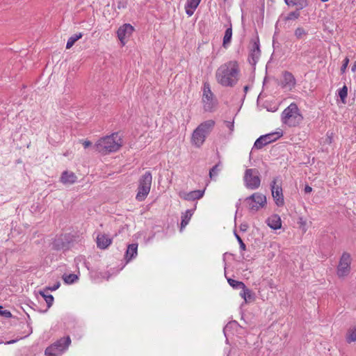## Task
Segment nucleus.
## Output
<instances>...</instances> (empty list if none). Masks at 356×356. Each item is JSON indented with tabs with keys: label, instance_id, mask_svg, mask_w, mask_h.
I'll return each mask as SVG.
<instances>
[{
	"label": "nucleus",
	"instance_id": "nucleus-1",
	"mask_svg": "<svg viewBox=\"0 0 356 356\" xmlns=\"http://www.w3.org/2000/svg\"><path fill=\"white\" fill-rule=\"evenodd\" d=\"M122 146V139L118 133H113L99 139L94 149L103 154L117 152Z\"/></svg>",
	"mask_w": 356,
	"mask_h": 356
},
{
	"label": "nucleus",
	"instance_id": "nucleus-2",
	"mask_svg": "<svg viewBox=\"0 0 356 356\" xmlns=\"http://www.w3.org/2000/svg\"><path fill=\"white\" fill-rule=\"evenodd\" d=\"M281 120L290 127H297L302 122L303 117L296 104L291 103L282 111Z\"/></svg>",
	"mask_w": 356,
	"mask_h": 356
},
{
	"label": "nucleus",
	"instance_id": "nucleus-3",
	"mask_svg": "<svg viewBox=\"0 0 356 356\" xmlns=\"http://www.w3.org/2000/svg\"><path fill=\"white\" fill-rule=\"evenodd\" d=\"M215 122L212 120L201 123L193 132L191 143L196 147H200L205 141L207 136L213 129Z\"/></svg>",
	"mask_w": 356,
	"mask_h": 356
},
{
	"label": "nucleus",
	"instance_id": "nucleus-4",
	"mask_svg": "<svg viewBox=\"0 0 356 356\" xmlns=\"http://www.w3.org/2000/svg\"><path fill=\"white\" fill-rule=\"evenodd\" d=\"M240 78V68L236 60L228 62L224 69V86H234Z\"/></svg>",
	"mask_w": 356,
	"mask_h": 356
},
{
	"label": "nucleus",
	"instance_id": "nucleus-5",
	"mask_svg": "<svg viewBox=\"0 0 356 356\" xmlns=\"http://www.w3.org/2000/svg\"><path fill=\"white\" fill-rule=\"evenodd\" d=\"M152 181V176L150 172L147 171L144 173L139 179L138 191L136 199L142 202L145 200L149 193Z\"/></svg>",
	"mask_w": 356,
	"mask_h": 356
},
{
	"label": "nucleus",
	"instance_id": "nucleus-6",
	"mask_svg": "<svg viewBox=\"0 0 356 356\" xmlns=\"http://www.w3.org/2000/svg\"><path fill=\"white\" fill-rule=\"evenodd\" d=\"M202 103L206 112H213L217 107V99L211 90L209 84L204 82L202 88Z\"/></svg>",
	"mask_w": 356,
	"mask_h": 356
},
{
	"label": "nucleus",
	"instance_id": "nucleus-7",
	"mask_svg": "<svg viewBox=\"0 0 356 356\" xmlns=\"http://www.w3.org/2000/svg\"><path fill=\"white\" fill-rule=\"evenodd\" d=\"M71 343V339L69 336L60 338L51 346H48L44 351L46 356H60L65 352Z\"/></svg>",
	"mask_w": 356,
	"mask_h": 356
},
{
	"label": "nucleus",
	"instance_id": "nucleus-8",
	"mask_svg": "<svg viewBox=\"0 0 356 356\" xmlns=\"http://www.w3.org/2000/svg\"><path fill=\"white\" fill-rule=\"evenodd\" d=\"M245 186L251 190H256L261 185L260 173L257 168H248L243 176Z\"/></svg>",
	"mask_w": 356,
	"mask_h": 356
},
{
	"label": "nucleus",
	"instance_id": "nucleus-9",
	"mask_svg": "<svg viewBox=\"0 0 356 356\" xmlns=\"http://www.w3.org/2000/svg\"><path fill=\"white\" fill-rule=\"evenodd\" d=\"M247 207L250 211L256 212L266 204V197L259 193H254L245 199Z\"/></svg>",
	"mask_w": 356,
	"mask_h": 356
},
{
	"label": "nucleus",
	"instance_id": "nucleus-10",
	"mask_svg": "<svg viewBox=\"0 0 356 356\" xmlns=\"http://www.w3.org/2000/svg\"><path fill=\"white\" fill-rule=\"evenodd\" d=\"M351 257L348 252H343L337 266V274L339 277H345L350 272Z\"/></svg>",
	"mask_w": 356,
	"mask_h": 356
},
{
	"label": "nucleus",
	"instance_id": "nucleus-11",
	"mask_svg": "<svg viewBox=\"0 0 356 356\" xmlns=\"http://www.w3.org/2000/svg\"><path fill=\"white\" fill-rule=\"evenodd\" d=\"M282 136V132H273L266 135L261 136L254 142L253 148L260 149L264 146L277 140Z\"/></svg>",
	"mask_w": 356,
	"mask_h": 356
},
{
	"label": "nucleus",
	"instance_id": "nucleus-12",
	"mask_svg": "<svg viewBox=\"0 0 356 356\" xmlns=\"http://www.w3.org/2000/svg\"><path fill=\"white\" fill-rule=\"evenodd\" d=\"M261 56L260 44L259 38L252 39L250 40V52L248 61L252 66L256 65Z\"/></svg>",
	"mask_w": 356,
	"mask_h": 356
},
{
	"label": "nucleus",
	"instance_id": "nucleus-13",
	"mask_svg": "<svg viewBox=\"0 0 356 356\" xmlns=\"http://www.w3.org/2000/svg\"><path fill=\"white\" fill-rule=\"evenodd\" d=\"M272 196L277 206L282 207L284 204L282 188L277 184V179L275 178L270 183Z\"/></svg>",
	"mask_w": 356,
	"mask_h": 356
},
{
	"label": "nucleus",
	"instance_id": "nucleus-14",
	"mask_svg": "<svg viewBox=\"0 0 356 356\" xmlns=\"http://www.w3.org/2000/svg\"><path fill=\"white\" fill-rule=\"evenodd\" d=\"M134 28L130 24H124L117 31V36L122 46L125 45L127 39L131 35Z\"/></svg>",
	"mask_w": 356,
	"mask_h": 356
},
{
	"label": "nucleus",
	"instance_id": "nucleus-15",
	"mask_svg": "<svg viewBox=\"0 0 356 356\" xmlns=\"http://www.w3.org/2000/svg\"><path fill=\"white\" fill-rule=\"evenodd\" d=\"M70 241L65 235H60L54 239L52 247L56 250L65 251L70 248Z\"/></svg>",
	"mask_w": 356,
	"mask_h": 356
},
{
	"label": "nucleus",
	"instance_id": "nucleus-16",
	"mask_svg": "<svg viewBox=\"0 0 356 356\" xmlns=\"http://www.w3.org/2000/svg\"><path fill=\"white\" fill-rule=\"evenodd\" d=\"M296 81L294 76L288 71L283 72V80L282 81V87L289 90L293 89L296 86Z\"/></svg>",
	"mask_w": 356,
	"mask_h": 356
},
{
	"label": "nucleus",
	"instance_id": "nucleus-17",
	"mask_svg": "<svg viewBox=\"0 0 356 356\" xmlns=\"http://www.w3.org/2000/svg\"><path fill=\"white\" fill-rule=\"evenodd\" d=\"M205 189L203 190H195L188 193H184L180 195V197L188 201H195L196 200L201 199L204 194Z\"/></svg>",
	"mask_w": 356,
	"mask_h": 356
},
{
	"label": "nucleus",
	"instance_id": "nucleus-18",
	"mask_svg": "<svg viewBox=\"0 0 356 356\" xmlns=\"http://www.w3.org/2000/svg\"><path fill=\"white\" fill-rule=\"evenodd\" d=\"M77 177L73 172L64 171L62 172L60 181L63 184H73L76 181Z\"/></svg>",
	"mask_w": 356,
	"mask_h": 356
},
{
	"label": "nucleus",
	"instance_id": "nucleus-19",
	"mask_svg": "<svg viewBox=\"0 0 356 356\" xmlns=\"http://www.w3.org/2000/svg\"><path fill=\"white\" fill-rule=\"evenodd\" d=\"M111 243V238L105 234H99L97 236V245L100 249L107 248Z\"/></svg>",
	"mask_w": 356,
	"mask_h": 356
},
{
	"label": "nucleus",
	"instance_id": "nucleus-20",
	"mask_svg": "<svg viewBox=\"0 0 356 356\" xmlns=\"http://www.w3.org/2000/svg\"><path fill=\"white\" fill-rule=\"evenodd\" d=\"M266 223L273 229H278L282 227V220L280 216L277 214H274L268 217L266 220Z\"/></svg>",
	"mask_w": 356,
	"mask_h": 356
},
{
	"label": "nucleus",
	"instance_id": "nucleus-21",
	"mask_svg": "<svg viewBox=\"0 0 356 356\" xmlns=\"http://www.w3.org/2000/svg\"><path fill=\"white\" fill-rule=\"evenodd\" d=\"M200 1L201 0H186L185 11L188 16L191 17L194 14Z\"/></svg>",
	"mask_w": 356,
	"mask_h": 356
},
{
	"label": "nucleus",
	"instance_id": "nucleus-22",
	"mask_svg": "<svg viewBox=\"0 0 356 356\" xmlns=\"http://www.w3.org/2000/svg\"><path fill=\"white\" fill-rule=\"evenodd\" d=\"M196 209V204L193 209H187L184 213L181 214V221L180 226V232H182L185 227L188 224L192 216L193 215L194 211Z\"/></svg>",
	"mask_w": 356,
	"mask_h": 356
},
{
	"label": "nucleus",
	"instance_id": "nucleus-23",
	"mask_svg": "<svg viewBox=\"0 0 356 356\" xmlns=\"http://www.w3.org/2000/svg\"><path fill=\"white\" fill-rule=\"evenodd\" d=\"M138 254V244L131 243L127 246V251L125 252V259L127 262L130 261L131 259L135 258Z\"/></svg>",
	"mask_w": 356,
	"mask_h": 356
},
{
	"label": "nucleus",
	"instance_id": "nucleus-24",
	"mask_svg": "<svg viewBox=\"0 0 356 356\" xmlns=\"http://www.w3.org/2000/svg\"><path fill=\"white\" fill-rule=\"evenodd\" d=\"M241 290L240 296L242 298L244 299L245 302H249L254 300V295L253 292L250 289H248L245 285V288L241 289Z\"/></svg>",
	"mask_w": 356,
	"mask_h": 356
},
{
	"label": "nucleus",
	"instance_id": "nucleus-25",
	"mask_svg": "<svg viewBox=\"0 0 356 356\" xmlns=\"http://www.w3.org/2000/svg\"><path fill=\"white\" fill-rule=\"evenodd\" d=\"M299 8L296 9V10L289 13L287 16L284 17L285 21L288 20H295L297 19L300 15V10L303 8V6L301 4H298Z\"/></svg>",
	"mask_w": 356,
	"mask_h": 356
},
{
	"label": "nucleus",
	"instance_id": "nucleus-26",
	"mask_svg": "<svg viewBox=\"0 0 356 356\" xmlns=\"http://www.w3.org/2000/svg\"><path fill=\"white\" fill-rule=\"evenodd\" d=\"M82 36L83 34L81 33L74 34L70 36L67 42L66 49H70L78 40L82 38Z\"/></svg>",
	"mask_w": 356,
	"mask_h": 356
},
{
	"label": "nucleus",
	"instance_id": "nucleus-27",
	"mask_svg": "<svg viewBox=\"0 0 356 356\" xmlns=\"http://www.w3.org/2000/svg\"><path fill=\"white\" fill-rule=\"evenodd\" d=\"M63 279L65 283L67 284H72L76 282L78 280L79 277L76 274H65L63 276Z\"/></svg>",
	"mask_w": 356,
	"mask_h": 356
},
{
	"label": "nucleus",
	"instance_id": "nucleus-28",
	"mask_svg": "<svg viewBox=\"0 0 356 356\" xmlns=\"http://www.w3.org/2000/svg\"><path fill=\"white\" fill-rule=\"evenodd\" d=\"M232 36V24H229V26L225 30V33L224 34V48L226 47L227 44L229 43Z\"/></svg>",
	"mask_w": 356,
	"mask_h": 356
},
{
	"label": "nucleus",
	"instance_id": "nucleus-29",
	"mask_svg": "<svg viewBox=\"0 0 356 356\" xmlns=\"http://www.w3.org/2000/svg\"><path fill=\"white\" fill-rule=\"evenodd\" d=\"M229 284L234 289H241L245 288V284L242 282L237 281L231 278H227Z\"/></svg>",
	"mask_w": 356,
	"mask_h": 356
},
{
	"label": "nucleus",
	"instance_id": "nucleus-30",
	"mask_svg": "<svg viewBox=\"0 0 356 356\" xmlns=\"http://www.w3.org/2000/svg\"><path fill=\"white\" fill-rule=\"evenodd\" d=\"M307 31L303 27H298L295 31L294 35L298 40L303 39L307 35Z\"/></svg>",
	"mask_w": 356,
	"mask_h": 356
},
{
	"label": "nucleus",
	"instance_id": "nucleus-31",
	"mask_svg": "<svg viewBox=\"0 0 356 356\" xmlns=\"http://www.w3.org/2000/svg\"><path fill=\"white\" fill-rule=\"evenodd\" d=\"M46 291H40V294L44 298V300L47 302V305L49 307H50L54 302V297L51 294H45Z\"/></svg>",
	"mask_w": 356,
	"mask_h": 356
},
{
	"label": "nucleus",
	"instance_id": "nucleus-32",
	"mask_svg": "<svg viewBox=\"0 0 356 356\" xmlns=\"http://www.w3.org/2000/svg\"><path fill=\"white\" fill-rule=\"evenodd\" d=\"M338 95L340 97L341 101L343 102H345L346 98L348 95V88L346 86H344L342 88L339 90Z\"/></svg>",
	"mask_w": 356,
	"mask_h": 356
},
{
	"label": "nucleus",
	"instance_id": "nucleus-33",
	"mask_svg": "<svg viewBox=\"0 0 356 356\" xmlns=\"http://www.w3.org/2000/svg\"><path fill=\"white\" fill-rule=\"evenodd\" d=\"M27 327H28L29 330H28L27 333L24 337H21L19 339L8 341L5 342V344H8H8L15 343L17 341H18L20 339H23V338L26 337L29 335H30L32 333V327L29 324L27 325Z\"/></svg>",
	"mask_w": 356,
	"mask_h": 356
},
{
	"label": "nucleus",
	"instance_id": "nucleus-34",
	"mask_svg": "<svg viewBox=\"0 0 356 356\" xmlns=\"http://www.w3.org/2000/svg\"><path fill=\"white\" fill-rule=\"evenodd\" d=\"M219 165H214L209 171V177L211 179L217 177L220 170L218 169Z\"/></svg>",
	"mask_w": 356,
	"mask_h": 356
},
{
	"label": "nucleus",
	"instance_id": "nucleus-35",
	"mask_svg": "<svg viewBox=\"0 0 356 356\" xmlns=\"http://www.w3.org/2000/svg\"><path fill=\"white\" fill-rule=\"evenodd\" d=\"M346 339L347 341L349 343L356 341V329L351 330L349 331Z\"/></svg>",
	"mask_w": 356,
	"mask_h": 356
},
{
	"label": "nucleus",
	"instance_id": "nucleus-36",
	"mask_svg": "<svg viewBox=\"0 0 356 356\" xmlns=\"http://www.w3.org/2000/svg\"><path fill=\"white\" fill-rule=\"evenodd\" d=\"M0 316L8 318L12 316V314L10 311L3 309V307L2 306H0Z\"/></svg>",
	"mask_w": 356,
	"mask_h": 356
},
{
	"label": "nucleus",
	"instance_id": "nucleus-37",
	"mask_svg": "<svg viewBox=\"0 0 356 356\" xmlns=\"http://www.w3.org/2000/svg\"><path fill=\"white\" fill-rule=\"evenodd\" d=\"M60 282H57L54 285L46 287L44 290L54 291H56V289H58L60 287Z\"/></svg>",
	"mask_w": 356,
	"mask_h": 356
},
{
	"label": "nucleus",
	"instance_id": "nucleus-38",
	"mask_svg": "<svg viewBox=\"0 0 356 356\" xmlns=\"http://www.w3.org/2000/svg\"><path fill=\"white\" fill-rule=\"evenodd\" d=\"M299 0H284L285 3L289 6H298Z\"/></svg>",
	"mask_w": 356,
	"mask_h": 356
},
{
	"label": "nucleus",
	"instance_id": "nucleus-39",
	"mask_svg": "<svg viewBox=\"0 0 356 356\" xmlns=\"http://www.w3.org/2000/svg\"><path fill=\"white\" fill-rule=\"evenodd\" d=\"M236 235V237L239 243V245H240V249L241 250H245V243H243V241H242V239L241 238V237L238 235V234H235Z\"/></svg>",
	"mask_w": 356,
	"mask_h": 356
},
{
	"label": "nucleus",
	"instance_id": "nucleus-40",
	"mask_svg": "<svg viewBox=\"0 0 356 356\" xmlns=\"http://www.w3.org/2000/svg\"><path fill=\"white\" fill-rule=\"evenodd\" d=\"M348 63H349V59L348 58H346L343 60V65L341 67V71L342 73L345 72V71L346 70V67H347V66L348 65Z\"/></svg>",
	"mask_w": 356,
	"mask_h": 356
},
{
	"label": "nucleus",
	"instance_id": "nucleus-41",
	"mask_svg": "<svg viewBox=\"0 0 356 356\" xmlns=\"http://www.w3.org/2000/svg\"><path fill=\"white\" fill-rule=\"evenodd\" d=\"M221 73H222V71H221L220 69H218L216 72V78L220 83H222V75Z\"/></svg>",
	"mask_w": 356,
	"mask_h": 356
},
{
	"label": "nucleus",
	"instance_id": "nucleus-42",
	"mask_svg": "<svg viewBox=\"0 0 356 356\" xmlns=\"http://www.w3.org/2000/svg\"><path fill=\"white\" fill-rule=\"evenodd\" d=\"M117 7L119 10L125 8L127 7V3L122 1H119L118 2Z\"/></svg>",
	"mask_w": 356,
	"mask_h": 356
},
{
	"label": "nucleus",
	"instance_id": "nucleus-43",
	"mask_svg": "<svg viewBox=\"0 0 356 356\" xmlns=\"http://www.w3.org/2000/svg\"><path fill=\"white\" fill-rule=\"evenodd\" d=\"M226 124H227V128L230 131V134H231L232 133V131H234V121H232V122H227Z\"/></svg>",
	"mask_w": 356,
	"mask_h": 356
},
{
	"label": "nucleus",
	"instance_id": "nucleus-44",
	"mask_svg": "<svg viewBox=\"0 0 356 356\" xmlns=\"http://www.w3.org/2000/svg\"><path fill=\"white\" fill-rule=\"evenodd\" d=\"M82 145L84 148H88V147L91 146L92 143L89 140H84L82 142Z\"/></svg>",
	"mask_w": 356,
	"mask_h": 356
},
{
	"label": "nucleus",
	"instance_id": "nucleus-45",
	"mask_svg": "<svg viewBox=\"0 0 356 356\" xmlns=\"http://www.w3.org/2000/svg\"><path fill=\"white\" fill-rule=\"evenodd\" d=\"M304 191L305 193H309L312 191V188L308 185H306Z\"/></svg>",
	"mask_w": 356,
	"mask_h": 356
},
{
	"label": "nucleus",
	"instance_id": "nucleus-46",
	"mask_svg": "<svg viewBox=\"0 0 356 356\" xmlns=\"http://www.w3.org/2000/svg\"><path fill=\"white\" fill-rule=\"evenodd\" d=\"M81 261V257H76V258L75 259V261Z\"/></svg>",
	"mask_w": 356,
	"mask_h": 356
},
{
	"label": "nucleus",
	"instance_id": "nucleus-47",
	"mask_svg": "<svg viewBox=\"0 0 356 356\" xmlns=\"http://www.w3.org/2000/svg\"><path fill=\"white\" fill-rule=\"evenodd\" d=\"M356 70V63L354 64V65L352 67V70L355 71Z\"/></svg>",
	"mask_w": 356,
	"mask_h": 356
},
{
	"label": "nucleus",
	"instance_id": "nucleus-48",
	"mask_svg": "<svg viewBox=\"0 0 356 356\" xmlns=\"http://www.w3.org/2000/svg\"><path fill=\"white\" fill-rule=\"evenodd\" d=\"M248 87L247 86L244 87V90H245V91H247V90H248Z\"/></svg>",
	"mask_w": 356,
	"mask_h": 356
},
{
	"label": "nucleus",
	"instance_id": "nucleus-49",
	"mask_svg": "<svg viewBox=\"0 0 356 356\" xmlns=\"http://www.w3.org/2000/svg\"><path fill=\"white\" fill-rule=\"evenodd\" d=\"M322 2H327L329 0H321Z\"/></svg>",
	"mask_w": 356,
	"mask_h": 356
},
{
	"label": "nucleus",
	"instance_id": "nucleus-50",
	"mask_svg": "<svg viewBox=\"0 0 356 356\" xmlns=\"http://www.w3.org/2000/svg\"><path fill=\"white\" fill-rule=\"evenodd\" d=\"M227 21L229 23H230V19L229 18H227Z\"/></svg>",
	"mask_w": 356,
	"mask_h": 356
}]
</instances>
